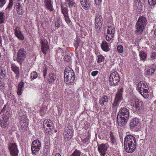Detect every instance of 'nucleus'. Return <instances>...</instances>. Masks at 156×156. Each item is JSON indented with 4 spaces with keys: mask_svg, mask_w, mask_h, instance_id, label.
Instances as JSON below:
<instances>
[{
    "mask_svg": "<svg viewBox=\"0 0 156 156\" xmlns=\"http://www.w3.org/2000/svg\"><path fill=\"white\" fill-rule=\"evenodd\" d=\"M124 148L126 152L132 153L136 150V138L131 135L126 136L124 138Z\"/></svg>",
    "mask_w": 156,
    "mask_h": 156,
    "instance_id": "nucleus-1",
    "label": "nucleus"
},
{
    "mask_svg": "<svg viewBox=\"0 0 156 156\" xmlns=\"http://www.w3.org/2000/svg\"><path fill=\"white\" fill-rule=\"evenodd\" d=\"M129 109L125 107H121L118 114L117 122L119 126H123L126 124L129 119Z\"/></svg>",
    "mask_w": 156,
    "mask_h": 156,
    "instance_id": "nucleus-2",
    "label": "nucleus"
},
{
    "mask_svg": "<svg viewBox=\"0 0 156 156\" xmlns=\"http://www.w3.org/2000/svg\"><path fill=\"white\" fill-rule=\"evenodd\" d=\"M147 19L145 16L140 17L136 25V30L135 31V33L137 35L141 34L147 24Z\"/></svg>",
    "mask_w": 156,
    "mask_h": 156,
    "instance_id": "nucleus-3",
    "label": "nucleus"
},
{
    "mask_svg": "<svg viewBox=\"0 0 156 156\" xmlns=\"http://www.w3.org/2000/svg\"><path fill=\"white\" fill-rule=\"evenodd\" d=\"M64 81L67 83L72 84L75 78V74L71 68L68 67H66L64 71Z\"/></svg>",
    "mask_w": 156,
    "mask_h": 156,
    "instance_id": "nucleus-4",
    "label": "nucleus"
},
{
    "mask_svg": "<svg viewBox=\"0 0 156 156\" xmlns=\"http://www.w3.org/2000/svg\"><path fill=\"white\" fill-rule=\"evenodd\" d=\"M138 91L145 98H148L149 96V89L147 83L140 81L138 84Z\"/></svg>",
    "mask_w": 156,
    "mask_h": 156,
    "instance_id": "nucleus-5",
    "label": "nucleus"
},
{
    "mask_svg": "<svg viewBox=\"0 0 156 156\" xmlns=\"http://www.w3.org/2000/svg\"><path fill=\"white\" fill-rule=\"evenodd\" d=\"M120 78L119 74L116 71L111 73L109 77V84L111 86H118L120 82Z\"/></svg>",
    "mask_w": 156,
    "mask_h": 156,
    "instance_id": "nucleus-6",
    "label": "nucleus"
},
{
    "mask_svg": "<svg viewBox=\"0 0 156 156\" xmlns=\"http://www.w3.org/2000/svg\"><path fill=\"white\" fill-rule=\"evenodd\" d=\"M122 88L119 90L116 95L113 103L112 104V108L113 112H116L118 107L119 104V102L123 99L122 97Z\"/></svg>",
    "mask_w": 156,
    "mask_h": 156,
    "instance_id": "nucleus-7",
    "label": "nucleus"
},
{
    "mask_svg": "<svg viewBox=\"0 0 156 156\" xmlns=\"http://www.w3.org/2000/svg\"><path fill=\"white\" fill-rule=\"evenodd\" d=\"M131 100V106L135 108L137 110L140 111L142 109L144 104L142 101L137 98L135 96H133Z\"/></svg>",
    "mask_w": 156,
    "mask_h": 156,
    "instance_id": "nucleus-8",
    "label": "nucleus"
},
{
    "mask_svg": "<svg viewBox=\"0 0 156 156\" xmlns=\"http://www.w3.org/2000/svg\"><path fill=\"white\" fill-rule=\"evenodd\" d=\"M27 52L24 48H20L18 51L16 56V60L20 64L23 62L26 57Z\"/></svg>",
    "mask_w": 156,
    "mask_h": 156,
    "instance_id": "nucleus-9",
    "label": "nucleus"
},
{
    "mask_svg": "<svg viewBox=\"0 0 156 156\" xmlns=\"http://www.w3.org/2000/svg\"><path fill=\"white\" fill-rule=\"evenodd\" d=\"M17 145L16 143H10L8 146L11 156H18L19 152L17 148Z\"/></svg>",
    "mask_w": 156,
    "mask_h": 156,
    "instance_id": "nucleus-10",
    "label": "nucleus"
},
{
    "mask_svg": "<svg viewBox=\"0 0 156 156\" xmlns=\"http://www.w3.org/2000/svg\"><path fill=\"white\" fill-rule=\"evenodd\" d=\"M41 144L38 140H34L31 144V149L32 153L33 154H36V153L38 152L40 149Z\"/></svg>",
    "mask_w": 156,
    "mask_h": 156,
    "instance_id": "nucleus-11",
    "label": "nucleus"
},
{
    "mask_svg": "<svg viewBox=\"0 0 156 156\" xmlns=\"http://www.w3.org/2000/svg\"><path fill=\"white\" fill-rule=\"evenodd\" d=\"M108 144H101L98 147V150L101 156H105L106 151L109 147Z\"/></svg>",
    "mask_w": 156,
    "mask_h": 156,
    "instance_id": "nucleus-12",
    "label": "nucleus"
},
{
    "mask_svg": "<svg viewBox=\"0 0 156 156\" xmlns=\"http://www.w3.org/2000/svg\"><path fill=\"white\" fill-rule=\"evenodd\" d=\"M73 131L72 129H65L64 133V139L65 141H69L71 139L73 135Z\"/></svg>",
    "mask_w": 156,
    "mask_h": 156,
    "instance_id": "nucleus-13",
    "label": "nucleus"
},
{
    "mask_svg": "<svg viewBox=\"0 0 156 156\" xmlns=\"http://www.w3.org/2000/svg\"><path fill=\"white\" fill-rule=\"evenodd\" d=\"M41 48L42 52L44 54H46L49 49L47 41L45 39L42 40L41 41Z\"/></svg>",
    "mask_w": 156,
    "mask_h": 156,
    "instance_id": "nucleus-14",
    "label": "nucleus"
},
{
    "mask_svg": "<svg viewBox=\"0 0 156 156\" xmlns=\"http://www.w3.org/2000/svg\"><path fill=\"white\" fill-rule=\"evenodd\" d=\"M12 70L16 74L15 78L17 80L19 78L20 76V72L19 67H17L15 64H12L11 66Z\"/></svg>",
    "mask_w": 156,
    "mask_h": 156,
    "instance_id": "nucleus-15",
    "label": "nucleus"
},
{
    "mask_svg": "<svg viewBox=\"0 0 156 156\" xmlns=\"http://www.w3.org/2000/svg\"><path fill=\"white\" fill-rule=\"evenodd\" d=\"M56 75L55 73L51 72L48 76L47 80L50 84L54 83L56 78Z\"/></svg>",
    "mask_w": 156,
    "mask_h": 156,
    "instance_id": "nucleus-16",
    "label": "nucleus"
},
{
    "mask_svg": "<svg viewBox=\"0 0 156 156\" xmlns=\"http://www.w3.org/2000/svg\"><path fill=\"white\" fill-rule=\"evenodd\" d=\"M82 8L85 10H88L90 8V3L88 0H80Z\"/></svg>",
    "mask_w": 156,
    "mask_h": 156,
    "instance_id": "nucleus-17",
    "label": "nucleus"
},
{
    "mask_svg": "<svg viewBox=\"0 0 156 156\" xmlns=\"http://www.w3.org/2000/svg\"><path fill=\"white\" fill-rule=\"evenodd\" d=\"M82 8L85 10H88L90 8V3L88 0H80Z\"/></svg>",
    "mask_w": 156,
    "mask_h": 156,
    "instance_id": "nucleus-18",
    "label": "nucleus"
},
{
    "mask_svg": "<svg viewBox=\"0 0 156 156\" xmlns=\"http://www.w3.org/2000/svg\"><path fill=\"white\" fill-rule=\"evenodd\" d=\"M44 3L46 8L51 11L54 10L53 3L51 0H44Z\"/></svg>",
    "mask_w": 156,
    "mask_h": 156,
    "instance_id": "nucleus-19",
    "label": "nucleus"
},
{
    "mask_svg": "<svg viewBox=\"0 0 156 156\" xmlns=\"http://www.w3.org/2000/svg\"><path fill=\"white\" fill-rule=\"evenodd\" d=\"M108 27L111 30V35L110 36L106 35V39L107 41H109L111 40L112 38L114 36L115 30V28L114 27L108 26Z\"/></svg>",
    "mask_w": 156,
    "mask_h": 156,
    "instance_id": "nucleus-20",
    "label": "nucleus"
},
{
    "mask_svg": "<svg viewBox=\"0 0 156 156\" xmlns=\"http://www.w3.org/2000/svg\"><path fill=\"white\" fill-rule=\"evenodd\" d=\"M95 23H99L100 25H102L103 23V20L102 16L99 14H97L95 17Z\"/></svg>",
    "mask_w": 156,
    "mask_h": 156,
    "instance_id": "nucleus-21",
    "label": "nucleus"
},
{
    "mask_svg": "<svg viewBox=\"0 0 156 156\" xmlns=\"http://www.w3.org/2000/svg\"><path fill=\"white\" fill-rule=\"evenodd\" d=\"M139 122L138 119L137 118H134L132 119L130 122V126L131 129H133L138 124Z\"/></svg>",
    "mask_w": 156,
    "mask_h": 156,
    "instance_id": "nucleus-22",
    "label": "nucleus"
},
{
    "mask_svg": "<svg viewBox=\"0 0 156 156\" xmlns=\"http://www.w3.org/2000/svg\"><path fill=\"white\" fill-rule=\"evenodd\" d=\"M101 47L103 50L107 52L110 50L108 43L105 41H102Z\"/></svg>",
    "mask_w": 156,
    "mask_h": 156,
    "instance_id": "nucleus-23",
    "label": "nucleus"
},
{
    "mask_svg": "<svg viewBox=\"0 0 156 156\" xmlns=\"http://www.w3.org/2000/svg\"><path fill=\"white\" fill-rule=\"evenodd\" d=\"M108 101V97L106 96H104V97L101 98L99 100V104L101 106H103L105 105V104H106Z\"/></svg>",
    "mask_w": 156,
    "mask_h": 156,
    "instance_id": "nucleus-24",
    "label": "nucleus"
},
{
    "mask_svg": "<svg viewBox=\"0 0 156 156\" xmlns=\"http://www.w3.org/2000/svg\"><path fill=\"white\" fill-rule=\"evenodd\" d=\"M65 2L70 9L75 7L76 6V4L74 0H65Z\"/></svg>",
    "mask_w": 156,
    "mask_h": 156,
    "instance_id": "nucleus-25",
    "label": "nucleus"
},
{
    "mask_svg": "<svg viewBox=\"0 0 156 156\" xmlns=\"http://www.w3.org/2000/svg\"><path fill=\"white\" fill-rule=\"evenodd\" d=\"M155 68L153 67H150L147 68L145 71V73L147 76H151L154 74L155 72Z\"/></svg>",
    "mask_w": 156,
    "mask_h": 156,
    "instance_id": "nucleus-26",
    "label": "nucleus"
},
{
    "mask_svg": "<svg viewBox=\"0 0 156 156\" xmlns=\"http://www.w3.org/2000/svg\"><path fill=\"white\" fill-rule=\"evenodd\" d=\"M8 119L7 118H4L2 120L0 121V124L1 126L3 128L7 126L8 125Z\"/></svg>",
    "mask_w": 156,
    "mask_h": 156,
    "instance_id": "nucleus-27",
    "label": "nucleus"
},
{
    "mask_svg": "<svg viewBox=\"0 0 156 156\" xmlns=\"http://www.w3.org/2000/svg\"><path fill=\"white\" fill-rule=\"evenodd\" d=\"M14 34L19 39L21 40H23L24 39L23 36L20 31L18 30L17 29H16L15 30Z\"/></svg>",
    "mask_w": 156,
    "mask_h": 156,
    "instance_id": "nucleus-28",
    "label": "nucleus"
},
{
    "mask_svg": "<svg viewBox=\"0 0 156 156\" xmlns=\"http://www.w3.org/2000/svg\"><path fill=\"white\" fill-rule=\"evenodd\" d=\"M24 84L23 82L21 81L18 85L17 94L19 95H20L22 94V91L24 87Z\"/></svg>",
    "mask_w": 156,
    "mask_h": 156,
    "instance_id": "nucleus-29",
    "label": "nucleus"
},
{
    "mask_svg": "<svg viewBox=\"0 0 156 156\" xmlns=\"http://www.w3.org/2000/svg\"><path fill=\"white\" fill-rule=\"evenodd\" d=\"M139 56L140 60L144 61L146 59L147 54L144 51H142L140 52Z\"/></svg>",
    "mask_w": 156,
    "mask_h": 156,
    "instance_id": "nucleus-30",
    "label": "nucleus"
},
{
    "mask_svg": "<svg viewBox=\"0 0 156 156\" xmlns=\"http://www.w3.org/2000/svg\"><path fill=\"white\" fill-rule=\"evenodd\" d=\"M16 11L18 14L22 15L23 12V8L19 4L16 6Z\"/></svg>",
    "mask_w": 156,
    "mask_h": 156,
    "instance_id": "nucleus-31",
    "label": "nucleus"
},
{
    "mask_svg": "<svg viewBox=\"0 0 156 156\" xmlns=\"http://www.w3.org/2000/svg\"><path fill=\"white\" fill-rule=\"evenodd\" d=\"M13 5V1L12 0H9V4L7 7L5 9V10L8 12H9L10 9L12 8Z\"/></svg>",
    "mask_w": 156,
    "mask_h": 156,
    "instance_id": "nucleus-32",
    "label": "nucleus"
},
{
    "mask_svg": "<svg viewBox=\"0 0 156 156\" xmlns=\"http://www.w3.org/2000/svg\"><path fill=\"white\" fill-rule=\"evenodd\" d=\"M62 12L64 16H66L68 15V11L67 9L64 6H61Z\"/></svg>",
    "mask_w": 156,
    "mask_h": 156,
    "instance_id": "nucleus-33",
    "label": "nucleus"
},
{
    "mask_svg": "<svg viewBox=\"0 0 156 156\" xmlns=\"http://www.w3.org/2000/svg\"><path fill=\"white\" fill-rule=\"evenodd\" d=\"M47 71L48 66L44 64L43 67L42 72L43 73V76L44 78H45L47 75Z\"/></svg>",
    "mask_w": 156,
    "mask_h": 156,
    "instance_id": "nucleus-34",
    "label": "nucleus"
},
{
    "mask_svg": "<svg viewBox=\"0 0 156 156\" xmlns=\"http://www.w3.org/2000/svg\"><path fill=\"white\" fill-rule=\"evenodd\" d=\"M81 154V152L80 151L76 149L70 156H80Z\"/></svg>",
    "mask_w": 156,
    "mask_h": 156,
    "instance_id": "nucleus-35",
    "label": "nucleus"
},
{
    "mask_svg": "<svg viewBox=\"0 0 156 156\" xmlns=\"http://www.w3.org/2000/svg\"><path fill=\"white\" fill-rule=\"evenodd\" d=\"M6 74V72L5 70H4L0 68V78L2 79H3Z\"/></svg>",
    "mask_w": 156,
    "mask_h": 156,
    "instance_id": "nucleus-36",
    "label": "nucleus"
},
{
    "mask_svg": "<svg viewBox=\"0 0 156 156\" xmlns=\"http://www.w3.org/2000/svg\"><path fill=\"white\" fill-rule=\"evenodd\" d=\"M98 62L100 63L101 62H103L105 60V58L102 55H98Z\"/></svg>",
    "mask_w": 156,
    "mask_h": 156,
    "instance_id": "nucleus-37",
    "label": "nucleus"
},
{
    "mask_svg": "<svg viewBox=\"0 0 156 156\" xmlns=\"http://www.w3.org/2000/svg\"><path fill=\"white\" fill-rule=\"evenodd\" d=\"M4 12H0V23L1 24L4 23L5 20V16Z\"/></svg>",
    "mask_w": 156,
    "mask_h": 156,
    "instance_id": "nucleus-38",
    "label": "nucleus"
},
{
    "mask_svg": "<svg viewBox=\"0 0 156 156\" xmlns=\"http://www.w3.org/2000/svg\"><path fill=\"white\" fill-rule=\"evenodd\" d=\"M96 30L98 33H99L102 27V25H100L99 23H95Z\"/></svg>",
    "mask_w": 156,
    "mask_h": 156,
    "instance_id": "nucleus-39",
    "label": "nucleus"
},
{
    "mask_svg": "<svg viewBox=\"0 0 156 156\" xmlns=\"http://www.w3.org/2000/svg\"><path fill=\"white\" fill-rule=\"evenodd\" d=\"M117 50L119 53H122L123 51V46L122 45L119 44L117 47Z\"/></svg>",
    "mask_w": 156,
    "mask_h": 156,
    "instance_id": "nucleus-40",
    "label": "nucleus"
},
{
    "mask_svg": "<svg viewBox=\"0 0 156 156\" xmlns=\"http://www.w3.org/2000/svg\"><path fill=\"white\" fill-rule=\"evenodd\" d=\"M71 58L69 55L68 54H66L64 56V60L65 61L67 62H69L71 61Z\"/></svg>",
    "mask_w": 156,
    "mask_h": 156,
    "instance_id": "nucleus-41",
    "label": "nucleus"
},
{
    "mask_svg": "<svg viewBox=\"0 0 156 156\" xmlns=\"http://www.w3.org/2000/svg\"><path fill=\"white\" fill-rule=\"evenodd\" d=\"M65 20L66 22V23L69 25H71L72 23L71 21L69 18L68 15L66 16H64Z\"/></svg>",
    "mask_w": 156,
    "mask_h": 156,
    "instance_id": "nucleus-42",
    "label": "nucleus"
},
{
    "mask_svg": "<svg viewBox=\"0 0 156 156\" xmlns=\"http://www.w3.org/2000/svg\"><path fill=\"white\" fill-rule=\"evenodd\" d=\"M33 75L31 76V78L32 80L36 78L37 77V74L35 71H34L32 73Z\"/></svg>",
    "mask_w": 156,
    "mask_h": 156,
    "instance_id": "nucleus-43",
    "label": "nucleus"
},
{
    "mask_svg": "<svg viewBox=\"0 0 156 156\" xmlns=\"http://www.w3.org/2000/svg\"><path fill=\"white\" fill-rule=\"evenodd\" d=\"M148 4L150 5H153L156 4V0H148Z\"/></svg>",
    "mask_w": 156,
    "mask_h": 156,
    "instance_id": "nucleus-44",
    "label": "nucleus"
},
{
    "mask_svg": "<svg viewBox=\"0 0 156 156\" xmlns=\"http://www.w3.org/2000/svg\"><path fill=\"white\" fill-rule=\"evenodd\" d=\"M7 0H0V7L2 8L6 3Z\"/></svg>",
    "mask_w": 156,
    "mask_h": 156,
    "instance_id": "nucleus-45",
    "label": "nucleus"
},
{
    "mask_svg": "<svg viewBox=\"0 0 156 156\" xmlns=\"http://www.w3.org/2000/svg\"><path fill=\"white\" fill-rule=\"evenodd\" d=\"M80 43V40H78L77 39L76 42L74 43V46L76 49L78 48Z\"/></svg>",
    "mask_w": 156,
    "mask_h": 156,
    "instance_id": "nucleus-46",
    "label": "nucleus"
},
{
    "mask_svg": "<svg viewBox=\"0 0 156 156\" xmlns=\"http://www.w3.org/2000/svg\"><path fill=\"white\" fill-rule=\"evenodd\" d=\"M90 139V137L89 136H87L85 138L81 139L82 141L84 143H86L88 142Z\"/></svg>",
    "mask_w": 156,
    "mask_h": 156,
    "instance_id": "nucleus-47",
    "label": "nucleus"
},
{
    "mask_svg": "<svg viewBox=\"0 0 156 156\" xmlns=\"http://www.w3.org/2000/svg\"><path fill=\"white\" fill-rule=\"evenodd\" d=\"M59 21L60 20L58 19L55 23V26L56 27H57V28L60 27Z\"/></svg>",
    "mask_w": 156,
    "mask_h": 156,
    "instance_id": "nucleus-48",
    "label": "nucleus"
},
{
    "mask_svg": "<svg viewBox=\"0 0 156 156\" xmlns=\"http://www.w3.org/2000/svg\"><path fill=\"white\" fill-rule=\"evenodd\" d=\"M99 73V72L98 71H93L91 73V75L93 76H95L96 75H97L98 73Z\"/></svg>",
    "mask_w": 156,
    "mask_h": 156,
    "instance_id": "nucleus-49",
    "label": "nucleus"
},
{
    "mask_svg": "<svg viewBox=\"0 0 156 156\" xmlns=\"http://www.w3.org/2000/svg\"><path fill=\"white\" fill-rule=\"evenodd\" d=\"M48 121V120L46 119L43 122V124L42 126L41 127L42 128H44V129H45V125L46 124H47L48 123L47 121Z\"/></svg>",
    "mask_w": 156,
    "mask_h": 156,
    "instance_id": "nucleus-50",
    "label": "nucleus"
},
{
    "mask_svg": "<svg viewBox=\"0 0 156 156\" xmlns=\"http://www.w3.org/2000/svg\"><path fill=\"white\" fill-rule=\"evenodd\" d=\"M156 53L154 52L152 53L151 55V58L153 60H154L156 58Z\"/></svg>",
    "mask_w": 156,
    "mask_h": 156,
    "instance_id": "nucleus-51",
    "label": "nucleus"
},
{
    "mask_svg": "<svg viewBox=\"0 0 156 156\" xmlns=\"http://www.w3.org/2000/svg\"><path fill=\"white\" fill-rule=\"evenodd\" d=\"M45 131H46V130H48L46 132H45V133H48L49 134H51L52 132V130H51V128H49V129L46 128V130H45Z\"/></svg>",
    "mask_w": 156,
    "mask_h": 156,
    "instance_id": "nucleus-52",
    "label": "nucleus"
},
{
    "mask_svg": "<svg viewBox=\"0 0 156 156\" xmlns=\"http://www.w3.org/2000/svg\"><path fill=\"white\" fill-rule=\"evenodd\" d=\"M110 136L111 137L110 140L111 141L115 140L114 135H113L112 133L111 132H110Z\"/></svg>",
    "mask_w": 156,
    "mask_h": 156,
    "instance_id": "nucleus-53",
    "label": "nucleus"
},
{
    "mask_svg": "<svg viewBox=\"0 0 156 156\" xmlns=\"http://www.w3.org/2000/svg\"><path fill=\"white\" fill-rule=\"evenodd\" d=\"M94 1L96 5H99L102 2V0H94Z\"/></svg>",
    "mask_w": 156,
    "mask_h": 156,
    "instance_id": "nucleus-54",
    "label": "nucleus"
},
{
    "mask_svg": "<svg viewBox=\"0 0 156 156\" xmlns=\"http://www.w3.org/2000/svg\"><path fill=\"white\" fill-rule=\"evenodd\" d=\"M111 142L112 144V146H115L116 144V140H112L111 141Z\"/></svg>",
    "mask_w": 156,
    "mask_h": 156,
    "instance_id": "nucleus-55",
    "label": "nucleus"
},
{
    "mask_svg": "<svg viewBox=\"0 0 156 156\" xmlns=\"http://www.w3.org/2000/svg\"><path fill=\"white\" fill-rule=\"evenodd\" d=\"M5 86V84L4 83L0 81V88H2Z\"/></svg>",
    "mask_w": 156,
    "mask_h": 156,
    "instance_id": "nucleus-56",
    "label": "nucleus"
},
{
    "mask_svg": "<svg viewBox=\"0 0 156 156\" xmlns=\"http://www.w3.org/2000/svg\"><path fill=\"white\" fill-rule=\"evenodd\" d=\"M6 106H7V105H4V107L3 108V109H2V110L1 111L2 112H4L5 111V110L6 109Z\"/></svg>",
    "mask_w": 156,
    "mask_h": 156,
    "instance_id": "nucleus-57",
    "label": "nucleus"
},
{
    "mask_svg": "<svg viewBox=\"0 0 156 156\" xmlns=\"http://www.w3.org/2000/svg\"><path fill=\"white\" fill-rule=\"evenodd\" d=\"M89 126H90V125L89 124H86L85 126L84 129H85L87 130L89 128Z\"/></svg>",
    "mask_w": 156,
    "mask_h": 156,
    "instance_id": "nucleus-58",
    "label": "nucleus"
},
{
    "mask_svg": "<svg viewBox=\"0 0 156 156\" xmlns=\"http://www.w3.org/2000/svg\"><path fill=\"white\" fill-rule=\"evenodd\" d=\"M48 121H47L48 123L50 124L51 125H53V123L50 120V119H48Z\"/></svg>",
    "mask_w": 156,
    "mask_h": 156,
    "instance_id": "nucleus-59",
    "label": "nucleus"
},
{
    "mask_svg": "<svg viewBox=\"0 0 156 156\" xmlns=\"http://www.w3.org/2000/svg\"><path fill=\"white\" fill-rule=\"evenodd\" d=\"M108 29L107 30V33L108 34H110L111 35V30L110 29L108 28Z\"/></svg>",
    "mask_w": 156,
    "mask_h": 156,
    "instance_id": "nucleus-60",
    "label": "nucleus"
},
{
    "mask_svg": "<svg viewBox=\"0 0 156 156\" xmlns=\"http://www.w3.org/2000/svg\"><path fill=\"white\" fill-rule=\"evenodd\" d=\"M52 125H51L50 124L48 123L46 125L47 127L48 128L50 127Z\"/></svg>",
    "mask_w": 156,
    "mask_h": 156,
    "instance_id": "nucleus-61",
    "label": "nucleus"
},
{
    "mask_svg": "<svg viewBox=\"0 0 156 156\" xmlns=\"http://www.w3.org/2000/svg\"><path fill=\"white\" fill-rule=\"evenodd\" d=\"M55 156H61L60 154L59 153H57L55 154Z\"/></svg>",
    "mask_w": 156,
    "mask_h": 156,
    "instance_id": "nucleus-62",
    "label": "nucleus"
},
{
    "mask_svg": "<svg viewBox=\"0 0 156 156\" xmlns=\"http://www.w3.org/2000/svg\"><path fill=\"white\" fill-rule=\"evenodd\" d=\"M43 108H41L40 110V112H42L43 111Z\"/></svg>",
    "mask_w": 156,
    "mask_h": 156,
    "instance_id": "nucleus-63",
    "label": "nucleus"
},
{
    "mask_svg": "<svg viewBox=\"0 0 156 156\" xmlns=\"http://www.w3.org/2000/svg\"><path fill=\"white\" fill-rule=\"evenodd\" d=\"M154 34L156 36V28L155 29L154 31Z\"/></svg>",
    "mask_w": 156,
    "mask_h": 156,
    "instance_id": "nucleus-64",
    "label": "nucleus"
}]
</instances>
